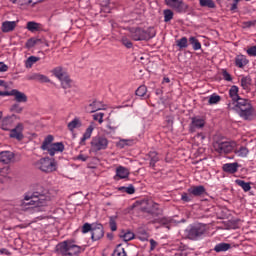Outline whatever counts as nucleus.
Instances as JSON below:
<instances>
[{
    "label": "nucleus",
    "instance_id": "32",
    "mask_svg": "<svg viewBox=\"0 0 256 256\" xmlns=\"http://www.w3.org/2000/svg\"><path fill=\"white\" fill-rule=\"evenodd\" d=\"M26 29L30 31L31 33H35L41 29V24L35 22V21H29L26 24Z\"/></svg>",
    "mask_w": 256,
    "mask_h": 256
},
{
    "label": "nucleus",
    "instance_id": "7",
    "mask_svg": "<svg viewBox=\"0 0 256 256\" xmlns=\"http://www.w3.org/2000/svg\"><path fill=\"white\" fill-rule=\"evenodd\" d=\"M35 167L43 173H53L57 171V161L53 158L44 157L35 163Z\"/></svg>",
    "mask_w": 256,
    "mask_h": 256
},
{
    "label": "nucleus",
    "instance_id": "25",
    "mask_svg": "<svg viewBox=\"0 0 256 256\" xmlns=\"http://www.w3.org/2000/svg\"><path fill=\"white\" fill-rule=\"evenodd\" d=\"M13 128V117L8 116L2 120L1 129L3 131H10Z\"/></svg>",
    "mask_w": 256,
    "mask_h": 256
},
{
    "label": "nucleus",
    "instance_id": "23",
    "mask_svg": "<svg viewBox=\"0 0 256 256\" xmlns=\"http://www.w3.org/2000/svg\"><path fill=\"white\" fill-rule=\"evenodd\" d=\"M188 193H190V195H194V197H201V195L205 193V186L199 185L189 188Z\"/></svg>",
    "mask_w": 256,
    "mask_h": 256
},
{
    "label": "nucleus",
    "instance_id": "49",
    "mask_svg": "<svg viewBox=\"0 0 256 256\" xmlns=\"http://www.w3.org/2000/svg\"><path fill=\"white\" fill-rule=\"evenodd\" d=\"M103 117H105V114L102 112H98L93 114L94 121H98V123L101 125L103 123Z\"/></svg>",
    "mask_w": 256,
    "mask_h": 256
},
{
    "label": "nucleus",
    "instance_id": "60",
    "mask_svg": "<svg viewBox=\"0 0 256 256\" xmlns=\"http://www.w3.org/2000/svg\"><path fill=\"white\" fill-rule=\"evenodd\" d=\"M11 92L0 91V97H10Z\"/></svg>",
    "mask_w": 256,
    "mask_h": 256
},
{
    "label": "nucleus",
    "instance_id": "42",
    "mask_svg": "<svg viewBox=\"0 0 256 256\" xmlns=\"http://www.w3.org/2000/svg\"><path fill=\"white\" fill-rule=\"evenodd\" d=\"M39 42H41V39L30 38V39L26 42V47H27V49H33V47H35V45H37Z\"/></svg>",
    "mask_w": 256,
    "mask_h": 256
},
{
    "label": "nucleus",
    "instance_id": "43",
    "mask_svg": "<svg viewBox=\"0 0 256 256\" xmlns=\"http://www.w3.org/2000/svg\"><path fill=\"white\" fill-rule=\"evenodd\" d=\"M119 190L124 191V193H128V195H133L135 193V186H133L132 184L127 187L122 186L119 188Z\"/></svg>",
    "mask_w": 256,
    "mask_h": 256
},
{
    "label": "nucleus",
    "instance_id": "4",
    "mask_svg": "<svg viewBox=\"0 0 256 256\" xmlns=\"http://www.w3.org/2000/svg\"><path fill=\"white\" fill-rule=\"evenodd\" d=\"M53 139V135H48L41 145L42 151H47L50 157H55V153H63L65 151L63 142L53 143Z\"/></svg>",
    "mask_w": 256,
    "mask_h": 256
},
{
    "label": "nucleus",
    "instance_id": "30",
    "mask_svg": "<svg viewBox=\"0 0 256 256\" xmlns=\"http://www.w3.org/2000/svg\"><path fill=\"white\" fill-rule=\"evenodd\" d=\"M30 79L34 80V81H38L39 83H51V80L49 79V77L40 74V73H35L33 74Z\"/></svg>",
    "mask_w": 256,
    "mask_h": 256
},
{
    "label": "nucleus",
    "instance_id": "55",
    "mask_svg": "<svg viewBox=\"0 0 256 256\" xmlns=\"http://www.w3.org/2000/svg\"><path fill=\"white\" fill-rule=\"evenodd\" d=\"M106 127H107V129H109L110 132L115 133V131H117V129H119V124L109 123V124H107Z\"/></svg>",
    "mask_w": 256,
    "mask_h": 256
},
{
    "label": "nucleus",
    "instance_id": "64",
    "mask_svg": "<svg viewBox=\"0 0 256 256\" xmlns=\"http://www.w3.org/2000/svg\"><path fill=\"white\" fill-rule=\"evenodd\" d=\"M237 9V4L235 2L232 3L230 10L235 11Z\"/></svg>",
    "mask_w": 256,
    "mask_h": 256
},
{
    "label": "nucleus",
    "instance_id": "50",
    "mask_svg": "<svg viewBox=\"0 0 256 256\" xmlns=\"http://www.w3.org/2000/svg\"><path fill=\"white\" fill-rule=\"evenodd\" d=\"M82 233L85 234V233H89V231L92 233L93 231V224H89V223H85L83 226H82Z\"/></svg>",
    "mask_w": 256,
    "mask_h": 256
},
{
    "label": "nucleus",
    "instance_id": "21",
    "mask_svg": "<svg viewBox=\"0 0 256 256\" xmlns=\"http://www.w3.org/2000/svg\"><path fill=\"white\" fill-rule=\"evenodd\" d=\"M93 131H95V123L91 122L86 131L84 132L82 138L80 139V145H85V141H87V139H91Z\"/></svg>",
    "mask_w": 256,
    "mask_h": 256
},
{
    "label": "nucleus",
    "instance_id": "57",
    "mask_svg": "<svg viewBox=\"0 0 256 256\" xmlns=\"http://www.w3.org/2000/svg\"><path fill=\"white\" fill-rule=\"evenodd\" d=\"M34 3L33 0H18L19 7H23V5H31Z\"/></svg>",
    "mask_w": 256,
    "mask_h": 256
},
{
    "label": "nucleus",
    "instance_id": "53",
    "mask_svg": "<svg viewBox=\"0 0 256 256\" xmlns=\"http://www.w3.org/2000/svg\"><path fill=\"white\" fill-rule=\"evenodd\" d=\"M247 55H249V57H256V46H251L250 48H248L246 50Z\"/></svg>",
    "mask_w": 256,
    "mask_h": 256
},
{
    "label": "nucleus",
    "instance_id": "52",
    "mask_svg": "<svg viewBox=\"0 0 256 256\" xmlns=\"http://www.w3.org/2000/svg\"><path fill=\"white\" fill-rule=\"evenodd\" d=\"M181 199H182V201H184V203H191V201H193V197H191V195H189L185 192L182 193Z\"/></svg>",
    "mask_w": 256,
    "mask_h": 256
},
{
    "label": "nucleus",
    "instance_id": "18",
    "mask_svg": "<svg viewBox=\"0 0 256 256\" xmlns=\"http://www.w3.org/2000/svg\"><path fill=\"white\" fill-rule=\"evenodd\" d=\"M240 86L246 93H249L251 91V87L253 86V79L247 75L242 76L240 79Z\"/></svg>",
    "mask_w": 256,
    "mask_h": 256
},
{
    "label": "nucleus",
    "instance_id": "33",
    "mask_svg": "<svg viewBox=\"0 0 256 256\" xmlns=\"http://www.w3.org/2000/svg\"><path fill=\"white\" fill-rule=\"evenodd\" d=\"M235 155L237 157H241L242 159H245L247 155H249V148L245 146H241L239 149L234 150Z\"/></svg>",
    "mask_w": 256,
    "mask_h": 256
},
{
    "label": "nucleus",
    "instance_id": "54",
    "mask_svg": "<svg viewBox=\"0 0 256 256\" xmlns=\"http://www.w3.org/2000/svg\"><path fill=\"white\" fill-rule=\"evenodd\" d=\"M88 159L89 156L84 154H79L78 156L74 157V161H82L83 163H85V161H87Z\"/></svg>",
    "mask_w": 256,
    "mask_h": 256
},
{
    "label": "nucleus",
    "instance_id": "58",
    "mask_svg": "<svg viewBox=\"0 0 256 256\" xmlns=\"http://www.w3.org/2000/svg\"><path fill=\"white\" fill-rule=\"evenodd\" d=\"M0 254L1 255H11V253L9 252V250H7V248H1Z\"/></svg>",
    "mask_w": 256,
    "mask_h": 256
},
{
    "label": "nucleus",
    "instance_id": "35",
    "mask_svg": "<svg viewBox=\"0 0 256 256\" xmlns=\"http://www.w3.org/2000/svg\"><path fill=\"white\" fill-rule=\"evenodd\" d=\"M52 73L57 79H59V81H61L67 75V72H65L61 67L54 68Z\"/></svg>",
    "mask_w": 256,
    "mask_h": 256
},
{
    "label": "nucleus",
    "instance_id": "15",
    "mask_svg": "<svg viewBox=\"0 0 256 256\" xmlns=\"http://www.w3.org/2000/svg\"><path fill=\"white\" fill-rule=\"evenodd\" d=\"M0 163L3 165H11V163H15V153L11 151L0 152Z\"/></svg>",
    "mask_w": 256,
    "mask_h": 256
},
{
    "label": "nucleus",
    "instance_id": "62",
    "mask_svg": "<svg viewBox=\"0 0 256 256\" xmlns=\"http://www.w3.org/2000/svg\"><path fill=\"white\" fill-rule=\"evenodd\" d=\"M120 143H122V147H125V145H129V143H131V140H121Z\"/></svg>",
    "mask_w": 256,
    "mask_h": 256
},
{
    "label": "nucleus",
    "instance_id": "12",
    "mask_svg": "<svg viewBox=\"0 0 256 256\" xmlns=\"http://www.w3.org/2000/svg\"><path fill=\"white\" fill-rule=\"evenodd\" d=\"M203 127H205V119L201 118V116L191 118V123L189 125L190 133H195L197 129H203Z\"/></svg>",
    "mask_w": 256,
    "mask_h": 256
},
{
    "label": "nucleus",
    "instance_id": "36",
    "mask_svg": "<svg viewBox=\"0 0 256 256\" xmlns=\"http://www.w3.org/2000/svg\"><path fill=\"white\" fill-rule=\"evenodd\" d=\"M41 58L37 57V56H30L26 59L25 61V67L26 69H31V67H33V65H35V63H37V61H40Z\"/></svg>",
    "mask_w": 256,
    "mask_h": 256
},
{
    "label": "nucleus",
    "instance_id": "56",
    "mask_svg": "<svg viewBox=\"0 0 256 256\" xmlns=\"http://www.w3.org/2000/svg\"><path fill=\"white\" fill-rule=\"evenodd\" d=\"M9 71V66L5 62H0V73H5Z\"/></svg>",
    "mask_w": 256,
    "mask_h": 256
},
{
    "label": "nucleus",
    "instance_id": "1",
    "mask_svg": "<svg viewBox=\"0 0 256 256\" xmlns=\"http://www.w3.org/2000/svg\"><path fill=\"white\" fill-rule=\"evenodd\" d=\"M229 97L232 103H228V109H236V111L239 113V116L242 119H245V121L253 119V115H255L253 105H251V101L239 96V86L233 85L230 87Z\"/></svg>",
    "mask_w": 256,
    "mask_h": 256
},
{
    "label": "nucleus",
    "instance_id": "17",
    "mask_svg": "<svg viewBox=\"0 0 256 256\" xmlns=\"http://www.w3.org/2000/svg\"><path fill=\"white\" fill-rule=\"evenodd\" d=\"M10 97H14L16 103H27V95L17 89H12L10 91Z\"/></svg>",
    "mask_w": 256,
    "mask_h": 256
},
{
    "label": "nucleus",
    "instance_id": "37",
    "mask_svg": "<svg viewBox=\"0 0 256 256\" xmlns=\"http://www.w3.org/2000/svg\"><path fill=\"white\" fill-rule=\"evenodd\" d=\"M135 93H136L137 97H144L146 99H147V97H149V96H147V86H145V85L139 86Z\"/></svg>",
    "mask_w": 256,
    "mask_h": 256
},
{
    "label": "nucleus",
    "instance_id": "9",
    "mask_svg": "<svg viewBox=\"0 0 256 256\" xmlns=\"http://www.w3.org/2000/svg\"><path fill=\"white\" fill-rule=\"evenodd\" d=\"M165 4L171 9H175L177 13H187V9H189V5L183 0H165Z\"/></svg>",
    "mask_w": 256,
    "mask_h": 256
},
{
    "label": "nucleus",
    "instance_id": "41",
    "mask_svg": "<svg viewBox=\"0 0 256 256\" xmlns=\"http://www.w3.org/2000/svg\"><path fill=\"white\" fill-rule=\"evenodd\" d=\"M112 256H127V252H125V248L118 245L113 251Z\"/></svg>",
    "mask_w": 256,
    "mask_h": 256
},
{
    "label": "nucleus",
    "instance_id": "26",
    "mask_svg": "<svg viewBox=\"0 0 256 256\" xmlns=\"http://www.w3.org/2000/svg\"><path fill=\"white\" fill-rule=\"evenodd\" d=\"M120 239H123L125 243L133 241V239H135V233H133L131 230H122L120 233Z\"/></svg>",
    "mask_w": 256,
    "mask_h": 256
},
{
    "label": "nucleus",
    "instance_id": "13",
    "mask_svg": "<svg viewBox=\"0 0 256 256\" xmlns=\"http://www.w3.org/2000/svg\"><path fill=\"white\" fill-rule=\"evenodd\" d=\"M104 235L105 231L103 230V225L93 224V229L91 232L92 241H99V239H103Z\"/></svg>",
    "mask_w": 256,
    "mask_h": 256
},
{
    "label": "nucleus",
    "instance_id": "46",
    "mask_svg": "<svg viewBox=\"0 0 256 256\" xmlns=\"http://www.w3.org/2000/svg\"><path fill=\"white\" fill-rule=\"evenodd\" d=\"M23 109H24V108L21 106V104L15 103V104H13V105L11 106L10 111H11L12 113L20 114V113H23Z\"/></svg>",
    "mask_w": 256,
    "mask_h": 256
},
{
    "label": "nucleus",
    "instance_id": "28",
    "mask_svg": "<svg viewBox=\"0 0 256 256\" xmlns=\"http://www.w3.org/2000/svg\"><path fill=\"white\" fill-rule=\"evenodd\" d=\"M116 177H119V179H127L129 178V169L119 166L116 168Z\"/></svg>",
    "mask_w": 256,
    "mask_h": 256
},
{
    "label": "nucleus",
    "instance_id": "22",
    "mask_svg": "<svg viewBox=\"0 0 256 256\" xmlns=\"http://www.w3.org/2000/svg\"><path fill=\"white\" fill-rule=\"evenodd\" d=\"M222 169L225 173H230V175H233L239 171V163H226L222 166Z\"/></svg>",
    "mask_w": 256,
    "mask_h": 256
},
{
    "label": "nucleus",
    "instance_id": "29",
    "mask_svg": "<svg viewBox=\"0 0 256 256\" xmlns=\"http://www.w3.org/2000/svg\"><path fill=\"white\" fill-rule=\"evenodd\" d=\"M148 159H150V167L155 169V165L159 163V154L156 151H150L148 153Z\"/></svg>",
    "mask_w": 256,
    "mask_h": 256
},
{
    "label": "nucleus",
    "instance_id": "39",
    "mask_svg": "<svg viewBox=\"0 0 256 256\" xmlns=\"http://www.w3.org/2000/svg\"><path fill=\"white\" fill-rule=\"evenodd\" d=\"M176 45L177 47H179V49H187V47H189L187 37H182L181 39H178L176 41Z\"/></svg>",
    "mask_w": 256,
    "mask_h": 256
},
{
    "label": "nucleus",
    "instance_id": "2",
    "mask_svg": "<svg viewBox=\"0 0 256 256\" xmlns=\"http://www.w3.org/2000/svg\"><path fill=\"white\" fill-rule=\"evenodd\" d=\"M49 196L45 192H27L24 199L20 203V207L24 210L33 209V207H43L47 205Z\"/></svg>",
    "mask_w": 256,
    "mask_h": 256
},
{
    "label": "nucleus",
    "instance_id": "27",
    "mask_svg": "<svg viewBox=\"0 0 256 256\" xmlns=\"http://www.w3.org/2000/svg\"><path fill=\"white\" fill-rule=\"evenodd\" d=\"M229 249H231V244L225 242L218 243L214 247L215 253H225L226 251H229Z\"/></svg>",
    "mask_w": 256,
    "mask_h": 256
},
{
    "label": "nucleus",
    "instance_id": "6",
    "mask_svg": "<svg viewBox=\"0 0 256 256\" xmlns=\"http://www.w3.org/2000/svg\"><path fill=\"white\" fill-rule=\"evenodd\" d=\"M207 231V226L205 224L196 223L190 225L185 233L187 239H190V241H199V239H202Z\"/></svg>",
    "mask_w": 256,
    "mask_h": 256
},
{
    "label": "nucleus",
    "instance_id": "63",
    "mask_svg": "<svg viewBox=\"0 0 256 256\" xmlns=\"http://www.w3.org/2000/svg\"><path fill=\"white\" fill-rule=\"evenodd\" d=\"M245 25H246V27H253V25H255V22L248 21V22H245Z\"/></svg>",
    "mask_w": 256,
    "mask_h": 256
},
{
    "label": "nucleus",
    "instance_id": "14",
    "mask_svg": "<svg viewBox=\"0 0 256 256\" xmlns=\"http://www.w3.org/2000/svg\"><path fill=\"white\" fill-rule=\"evenodd\" d=\"M9 137L16 139V141H23V124L18 123L15 128L10 130Z\"/></svg>",
    "mask_w": 256,
    "mask_h": 256
},
{
    "label": "nucleus",
    "instance_id": "40",
    "mask_svg": "<svg viewBox=\"0 0 256 256\" xmlns=\"http://www.w3.org/2000/svg\"><path fill=\"white\" fill-rule=\"evenodd\" d=\"M60 82H61L63 89L71 88V78H69V74H67L65 77H63L60 80Z\"/></svg>",
    "mask_w": 256,
    "mask_h": 256
},
{
    "label": "nucleus",
    "instance_id": "10",
    "mask_svg": "<svg viewBox=\"0 0 256 256\" xmlns=\"http://www.w3.org/2000/svg\"><path fill=\"white\" fill-rule=\"evenodd\" d=\"M235 145H237L235 142L217 141L214 143V149L217 153H220V154L231 153V151L235 149Z\"/></svg>",
    "mask_w": 256,
    "mask_h": 256
},
{
    "label": "nucleus",
    "instance_id": "3",
    "mask_svg": "<svg viewBox=\"0 0 256 256\" xmlns=\"http://www.w3.org/2000/svg\"><path fill=\"white\" fill-rule=\"evenodd\" d=\"M56 251L61 256H80L85 246L77 245L75 239H67L57 244Z\"/></svg>",
    "mask_w": 256,
    "mask_h": 256
},
{
    "label": "nucleus",
    "instance_id": "59",
    "mask_svg": "<svg viewBox=\"0 0 256 256\" xmlns=\"http://www.w3.org/2000/svg\"><path fill=\"white\" fill-rule=\"evenodd\" d=\"M150 245H151L150 249H151V251H153V249H155V247H157V242L155 240L151 239Z\"/></svg>",
    "mask_w": 256,
    "mask_h": 256
},
{
    "label": "nucleus",
    "instance_id": "11",
    "mask_svg": "<svg viewBox=\"0 0 256 256\" xmlns=\"http://www.w3.org/2000/svg\"><path fill=\"white\" fill-rule=\"evenodd\" d=\"M141 209L145 211V213L159 215V204L155 203L153 200H143L141 203Z\"/></svg>",
    "mask_w": 256,
    "mask_h": 256
},
{
    "label": "nucleus",
    "instance_id": "31",
    "mask_svg": "<svg viewBox=\"0 0 256 256\" xmlns=\"http://www.w3.org/2000/svg\"><path fill=\"white\" fill-rule=\"evenodd\" d=\"M200 7L206 9H217V4L213 0H198Z\"/></svg>",
    "mask_w": 256,
    "mask_h": 256
},
{
    "label": "nucleus",
    "instance_id": "47",
    "mask_svg": "<svg viewBox=\"0 0 256 256\" xmlns=\"http://www.w3.org/2000/svg\"><path fill=\"white\" fill-rule=\"evenodd\" d=\"M121 43H122V45H124V47H126V49L133 48V42H131V40H129V38H127V36H123L121 38Z\"/></svg>",
    "mask_w": 256,
    "mask_h": 256
},
{
    "label": "nucleus",
    "instance_id": "20",
    "mask_svg": "<svg viewBox=\"0 0 256 256\" xmlns=\"http://www.w3.org/2000/svg\"><path fill=\"white\" fill-rule=\"evenodd\" d=\"M17 27V21H4L2 22L1 31L2 33H11V31H15Z\"/></svg>",
    "mask_w": 256,
    "mask_h": 256
},
{
    "label": "nucleus",
    "instance_id": "61",
    "mask_svg": "<svg viewBox=\"0 0 256 256\" xmlns=\"http://www.w3.org/2000/svg\"><path fill=\"white\" fill-rule=\"evenodd\" d=\"M197 139H200V141H205V134L203 133H198L196 135Z\"/></svg>",
    "mask_w": 256,
    "mask_h": 256
},
{
    "label": "nucleus",
    "instance_id": "44",
    "mask_svg": "<svg viewBox=\"0 0 256 256\" xmlns=\"http://www.w3.org/2000/svg\"><path fill=\"white\" fill-rule=\"evenodd\" d=\"M164 15V23H169L173 19V12L170 9H166L163 11Z\"/></svg>",
    "mask_w": 256,
    "mask_h": 256
},
{
    "label": "nucleus",
    "instance_id": "5",
    "mask_svg": "<svg viewBox=\"0 0 256 256\" xmlns=\"http://www.w3.org/2000/svg\"><path fill=\"white\" fill-rule=\"evenodd\" d=\"M130 37L133 41H149L155 37V31L150 27L147 30L139 27H133L129 29Z\"/></svg>",
    "mask_w": 256,
    "mask_h": 256
},
{
    "label": "nucleus",
    "instance_id": "24",
    "mask_svg": "<svg viewBox=\"0 0 256 256\" xmlns=\"http://www.w3.org/2000/svg\"><path fill=\"white\" fill-rule=\"evenodd\" d=\"M83 127V123L81 122V119L79 117H75L72 121H70L67 125V128L73 133L75 129H79Z\"/></svg>",
    "mask_w": 256,
    "mask_h": 256
},
{
    "label": "nucleus",
    "instance_id": "48",
    "mask_svg": "<svg viewBox=\"0 0 256 256\" xmlns=\"http://www.w3.org/2000/svg\"><path fill=\"white\" fill-rule=\"evenodd\" d=\"M117 216H110L109 218V225H110V229L111 231H117Z\"/></svg>",
    "mask_w": 256,
    "mask_h": 256
},
{
    "label": "nucleus",
    "instance_id": "34",
    "mask_svg": "<svg viewBox=\"0 0 256 256\" xmlns=\"http://www.w3.org/2000/svg\"><path fill=\"white\" fill-rule=\"evenodd\" d=\"M235 183L239 187H242V189L245 193H247L248 191H251V182H245L244 180L237 179V180H235Z\"/></svg>",
    "mask_w": 256,
    "mask_h": 256
},
{
    "label": "nucleus",
    "instance_id": "38",
    "mask_svg": "<svg viewBox=\"0 0 256 256\" xmlns=\"http://www.w3.org/2000/svg\"><path fill=\"white\" fill-rule=\"evenodd\" d=\"M189 43L192 45L194 51H199L201 49V42L195 36L189 38Z\"/></svg>",
    "mask_w": 256,
    "mask_h": 256
},
{
    "label": "nucleus",
    "instance_id": "45",
    "mask_svg": "<svg viewBox=\"0 0 256 256\" xmlns=\"http://www.w3.org/2000/svg\"><path fill=\"white\" fill-rule=\"evenodd\" d=\"M219 101H221V96H219L217 94H212L209 97L208 103H209V105H217V103H219Z\"/></svg>",
    "mask_w": 256,
    "mask_h": 256
},
{
    "label": "nucleus",
    "instance_id": "8",
    "mask_svg": "<svg viewBox=\"0 0 256 256\" xmlns=\"http://www.w3.org/2000/svg\"><path fill=\"white\" fill-rule=\"evenodd\" d=\"M109 147V139L105 136L97 135L92 137L90 142V151L92 153H99V151H105Z\"/></svg>",
    "mask_w": 256,
    "mask_h": 256
},
{
    "label": "nucleus",
    "instance_id": "16",
    "mask_svg": "<svg viewBox=\"0 0 256 256\" xmlns=\"http://www.w3.org/2000/svg\"><path fill=\"white\" fill-rule=\"evenodd\" d=\"M234 65L237 69H245L249 65V59L243 54H237L234 58Z\"/></svg>",
    "mask_w": 256,
    "mask_h": 256
},
{
    "label": "nucleus",
    "instance_id": "51",
    "mask_svg": "<svg viewBox=\"0 0 256 256\" xmlns=\"http://www.w3.org/2000/svg\"><path fill=\"white\" fill-rule=\"evenodd\" d=\"M222 77L224 81H228L229 83L233 81V76H231L227 70H222Z\"/></svg>",
    "mask_w": 256,
    "mask_h": 256
},
{
    "label": "nucleus",
    "instance_id": "19",
    "mask_svg": "<svg viewBox=\"0 0 256 256\" xmlns=\"http://www.w3.org/2000/svg\"><path fill=\"white\" fill-rule=\"evenodd\" d=\"M105 109L103 102L94 100L91 104L86 107L88 113H96V111H101Z\"/></svg>",
    "mask_w": 256,
    "mask_h": 256
}]
</instances>
